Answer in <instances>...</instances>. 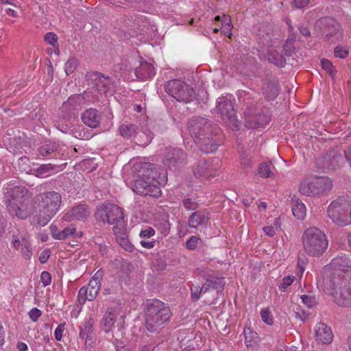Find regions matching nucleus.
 <instances>
[{"mask_svg": "<svg viewBox=\"0 0 351 351\" xmlns=\"http://www.w3.org/2000/svg\"><path fill=\"white\" fill-rule=\"evenodd\" d=\"M302 243L305 252L312 256L322 254L328 247L326 234L315 227L309 228L304 231Z\"/></svg>", "mask_w": 351, "mask_h": 351, "instance_id": "8", "label": "nucleus"}, {"mask_svg": "<svg viewBox=\"0 0 351 351\" xmlns=\"http://www.w3.org/2000/svg\"><path fill=\"white\" fill-rule=\"evenodd\" d=\"M315 339L317 341L328 344L332 342L333 334L330 327L324 323H318L315 328Z\"/></svg>", "mask_w": 351, "mask_h": 351, "instance_id": "23", "label": "nucleus"}, {"mask_svg": "<svg viewBox=\"0 0 351 351\" xmlns=\"http://www.w3.org/2000/svg\"><path fill=\"white\" fill-rule=\"evenodd\" d=\"M96 217L103 222L113 226L115 234L124 232V220L122 209L116 204L107 203L98 208Z\"/></svg>", "mask_w": 351, "mask_h": 351, "instance_id": "10", "label": "nucleus"}, {"mask_svg": "<svg viewBox=\"0 0 351 351\" xmlns=\"http://www.w3.org/2000/svg\"><path fill=\"white\" fill-rule=\"evenodd\" d=\"M77 66V60L75 58H69L65 63L64 71L67 75L73 73Z\"/></svg>", "mask_w": 351, "mask_h": 351, "instance_id": "42", "label": "nucleus"}, {"mask_svg": "<svg viewBox=\"0 0 351 351\" xmlns=\"http://www.w3.org/2000/svg\"><path fill=\"white\" fill-rule=\"evenodd\" d=\"M253 119L258 126L263 127L269 122L270 116L267 112L264 113L263 114L257 113L254 115Z\"/></svg>", "mask_w": 351, "mask_h": 351, "instance_id": "41", "label": "nucleus"}, {"mask_svg": "<svg viewBox=\"0 0 351 351\" xmlns=\"http://www.w3.org/2000/svg\"><path fill=\"white\" fill-rule=\"evenodd\" d=\"M169 306L158 300H147L144 306L145 326L147 331L159 334L172 317Z\"/></svg>", "mask_w": 351, "mask_h": 351, "instance_id": "4", "label": "nucleus"}, {"mask_svg": "<svg viewBox=\"0 0 351 351\" xmlns=\"http://www.w3.org/2000/svg\"><path fill=\"white\" fill-rule=\"evenodd\" d=\"M323 25L322 33L328 40H338L341 38V25L334 19L326 17L320 21Z\"/></svg>", "mask_w": 351, "mask_h": 351, "instance_id": "16", "label": "nucleus"}, {"mask_svg": "<svg viewBox=\"0 0 351 351\" xmlns=\"http://www.w3.org/2000/svg\"><path fill=\"white\" fill-rule=\"evenodd\" d=\"M292 213L298 219H303L306 213L305 205L299 199H292Z\"/></svg>", "mask_w": 351, "mask_h": 351, "instance_id": "35", "label": "nucleus"}, {"mask_svg": "<svg viewBox=\"0 0 351 351\" xmlns=\"http://www.w3.org/2000/svg\"><path fill=\"white\" fill-rule=\"evenodd\" d=\"M81 118L86 125L96 128L99 125L101 115L96 109L89 108L82 113Z\"/></svg>", "mask_w": 351, "mask_h": 351, "instance_id": "26", "label": "nucleus"}, {"mask_svg": "<svg viewBox=\"0 0 351 351\" xmlns=\"http://www.w3.org/2000/svg\"><path fill=\"white\" fill-rule=\"evenodd\" d=\"M331 265L335 267V272L327 277H332L335 274H341V276H351V261L345 256H338L334 258L331 262Z\"/></svg>", "mask_w": 351, "mask_h": 351, "instance_id": "19", "label": "nucleus"}, {"mask_svg": "<svg viewBox=\"0 0 351 351\" xmlns=\"http://www.w3.org/2000/svg\"><path fill=\"white\" fill-rule=\"evenodd\" d=\"M29 316L33 322H36L41 316V311L35 307L30 310L29 312Z\"/></svg>", "mask_w": 351, "mask_h": 351, "instance_id": "57", "label": "nucleus"}, {"mask_svg": "<svg viewBox=\"0 0 351 351\" xmlns=\"http://www.w3.org/2000/svg\"><path fill=\"white\" fill-rule=\"evenodd\" d=\"M309 3V0H293V4L297 8H303Z\"/></svg>", "mask_w": 351, "mask_h": 351, "instance_id": "61", "label": "nucleus"}, {"mask_svg": "<svg viewBox=\"0 0 351 351\" xmlns=\"http://www.w3.org/2000/svg\"><path fill=\"white\" fill-rule=\"evenodd\" d=\"M40 280L44 287L49 285L51 282L50 274L48 271H43L40 274Z\"/></svg>", "mask_w": 351, "mask_h": 351, "instance_id": "56", "label": "nucleus"}, {"mask_svg": "<svg viewBox=\"0 0 351 351\" xmlns=\"http://www.w3.org/2000/svg\"><path fill=\"white\" fill-rule=\"evenodd\" d=\"M119 315L120 309L118 307H110L107 309L101 322L102 329L106 332L112 330Z\"/></svg>", "mask_w": 351, "mask_h": 351, "instance_id": "22", "label": "nucleus"}, {"mask_svg": "<svg viewBox=\"0 0 351 351\" xmlns=\"http://www.w3.org/2000/svg\"><path fill=\"white\" fill-rule=\"evenodd\" d=\"M3 202L10 214L25 219L31 215L29 206L30 196L27 190L15 182L8 183L3 187Z\"/></svg>", "mask_w": 351, "mask_h": 351, "instance_id": "3", "label": "nucleus"}, {"mask_svg": "<svg viewBox=\"0 0 351 351\" xmlns=\"http://www.w3.org/2000/svg\"><path fill=\"white\" fill-rule=\"evenodd\" d=\"M265 58L270 63L278 67H282L286 63V58L282 55L279 53L276 50L269 51L265 56Z\"/></svg>", "mask_w": 351, "mask_h": 351, "instance_id": "33", "label": "nucleus"}, {"mask_svg": "<svg viewBox=\"0 0 351 351\" xmlns=\"http://www.w3.org/2000/svg\"><path fill=\"white\" fill-rule=\"evenodd\" d=\"M44 40L48 44L52 45L53 47H56V45H58V36L53 32H48L45 35Z\"/></svg>", "mask_w": 351, "mask_h": 351, "instance_id": "48", "label": "nucleus"}, {"mask_svg": "<svg viewBox=\"0 0 351 351\" xmlns=\"http://www.w3.org/2000/svg\"><path fill=\"white\" fill-rule=\"evenodd\" d=\"M258 39L263 47L272 46L275 43L272 27L269 25H263L258 30Z\"/></svg>", "mask_w": 351, "mask_h": 351, "instance_id": "24", "label": "nucleus"}, {"mask_svg": "<svg viewBox=\"0 0 351 351\" xmlns=\"http://www.w3.org/2000/svg\"><path fill=\"white\" fill-rule=\"evenodd\" d=\"M64 165L65 164L61 165H56L50 163L43 164L33 170L34 174L37 177L46 178L58 173V171L62 170Z\"/></svg>", "mask_w": 351, "mask_h": 351, "instance_id": "27", "label": "nucleus"}, {"mask_svg": "<svg viewBox=\"0 0 351 351\" xmlns=\"http://www.w3.org/2000/svg\"><path fill=\"white\" fill-rule=\"evenodd\" d=\"M179 94L184 98H176L178 101L190 102L195 98L194 90L188 84H185V87L179 90Z\"/></svg>", "mask_w": 351, "mask_h": 351, "instance_id": "38", "label": "nucleus"}, {"mask_svg": "<svg viewBox=\"0 0 351 351\" xmlns=\"http://www.w3.org/2000/svg\"><path fill=\"white\" fill-rule=\"evenodd\" d=\"M217 108L223 119L234 120V106L227 97H219L217 101Z\"/></svg>", "mask_w": 351, "mask_h": 351, "instance_id": "20", "label": "nucleus"}, {"mask_svg": "<svg viewBox=\"0 0 351 351\" xmlns=\"http://www.w3.org/2000/svg\"><path fill=\"white\" fill-rule=\"evenodd\" d=\"M227 21H223V23H222V25L223 26V32H229L231 30L232 27V25L231 24V21L229 19H226Z\"/></svg>", "mask_w": 351, "mask_h": 351, "instance_id": "63", "label": "nucleus"}, {"mask_svg": "<svg viewBox=\"0 0 351 351\" xmlns=\"http://www.w3.org/2000/svg\"><path fill=\"white\" fill-rule=\"evenodd\" d=\"M155 226L164 236H166L169 232L170 223L167 220H160L155 224Z\"/></svg>", "mask_w": 351, "mask_h": 351, "instance_id": "43", "label": "nucleus"}, {"mask_svg": "<svg viewBox=\"0 0 351 351\" xmlns=\"http://www.w3.org/2000/svg\"><path fill=\"white\" fill-rule=\"evenodd\" d=\"M263 230L264 232L269 237H274L276 234L275 230L272 226H265Z\"/></svg>", "mask_w": 351, "mask_h": 351, "instance_id": "62", "label": "nucleus"}, {"mask_svg": "<svg viewBox=\"0 0 351 351\" xmlns=\"http://www.w3.org/2000/svg\"><path fill=\"white\" fill-rule=\"evenodd\" d=\"M138 129V125L135 124L124 123L120 125L119 132L123 137L130 138L136 134Z\"/></svg>", "mask_w": 351, "mask_h": 351, "instance_id": "34", "label": "nucleus"}, {"mask_svg": "<svg viewBox=\"0 0 351 351\" xmlns=\"http://www.w3.org/2000/svg\"><path fill=\"white\" fill-rule=\"evenodd\" d=\"M85 78L87 84L99 94L112 95L115 92L116 83L108 75L90 71L86 73Z\"/></svg>", "mask_w": 351, "mask_h": 351, "instance_id": "12", "label": "nucleus"}, {"mask_svg": "<svg viewBox=\"0 0 351 351\" xmlns=\"http://www.w3.org/2000/svg\"><path fill=\"white\" fill-rule=\"evenodd\" d=\"M321 65L324 70L329 73L331 76H334L336 71L332 64V62L327 59H322L321 60Z\"/></svg>", "mask_w": 351, "mask_h": 351, "instance_id": "44", "label": "nucleus"}, {"mask_svg": "<svg viewBox=\"0 0 351 351\" xmlns=\"http://www.w3.org/2000/svg\"><path fill=\"white\" fill-rule=\"evenodd\" d=\"M262 320L268 325H271L274 323V318L271 312L268 309L262 310L261 312Z\"/></svg>", "mask_w": 351, "mask_h": 351, "instance_id": "49", "label": "nucleus"}, {"mask_svg": "<svg viewBox=\"0 0 351 351\" xmlns=\"http://www.w3.org/2000/svg\"><path fill=\"white\" fill-rule=\"evenodd\" d=\"M199 240V238L195 236H191L186 243L187 249L191 250H195L197 247V243Z\"/></svg>", "mask_w": 351, "mask_h": 351, "instance_id": "53", "label": "nucleus"}, {"mask_svg": "<svg viewBox=\"0 0 351 351\" xmlns=\"http://www.w3.org/2000/svg\"><path fill=\"white\" fill-rule=\"evenodd\" d=\"M100 289V284L97 278L90 280L88 285L82 287L77 295V300L80 304H84L86 300L93 301L97 295Z\"/></svg>", "mask_w": 351, "mask_h": 351, "instance_id": "14", "label": "nucleus"}, {"mask_svg": "<svg viewBox=\"0 0 351 351\" xmlns=\"http://www.w3.org/2000/svg\"><path fill=\"white\" fill-rule=\"evenodd\" d=\"M140 178L132 184V191L143 196L158 197L161 191L160 185L167 180V171L161 167H156L154 164L145 162L139 170Z\"/></svg>", "mask_w": 351, "mask_h": 351, "instance_id": "2", "label": "nucleus"}, {"mask_svg": "<svg viewBox=\"0 0 351 351\" xmlns=\"http://www.w3.org/2000/svg\"><path fill=\"white\" fill-rule=\"evenodd\" d=\"M332 188V182L328 177L319 176L303 180L299 190L306 196H319L328 193Z\"/></svg>", "mask_w": 351, "mask_h": 351, "instance_id": "11", "label": "nucleus"}, {"mask_svg": "<svg viewBox=\"0 0 351 351\" xmlns=\"http://www.w3.org/2000/svg\"><path fill=\"white\" fill-rule=\"evenodd\" d=\"M262 93L268 101L274 100L279 94L278 79L277 77L269 75L262 80Z\"/></svg>", "mask_w": 351, "mask_h": 351, "instance_id": "15", "label": "nucleus"}, {"mask_svg": "<svg viewBox=\"0 0 351 351\" xmlns=\"http://www.w3.org/2000/svg\"><path fill=\"white\" fill-rule=\"evenodd\" d=\"M123 234V232L121 234H117V241L119 243V245L121 247H123L125 250L130 251L132 249V245L127 239L121 237V235Z\"/></svg>", "mask_w": 351, "mask_h": 351, "instance_id": "51", "label": "nucleus"}, {"mask_svg": "<svg viewBox=\"0 0 351 351\" xmlns=\"http://www.w3.org/2000/svg\"><path fill=\"white\" fill-rule=\"evenodd\" d=\"M185 87V83L179 80H173L167 82L165 85L166 92L174 98H184L179 94V90Z\"/></svg>", "mask_w": 351, "mask_h": 351, "instance_id": "29", "label": "nucleus"}, {"mask_svg": "<svg viewBox=\"0 0 351 351\" xmlns=\"http://www.w3.org/2000/svg\"><path fill=\"white\" fill-rule=\"evenodd\" d=\"M94 321L90 318L83 325L80 326V331L79 337L82 340H86L88 338H90V335L93 333Z\"/></svg>", "mask_w": 351, "mask_h": 351, "instance_id": "37", "label": "nucleus"}, {"mask_svg": "<svg viewBox=\"0 0 351 351\" xmlns=\"http://www.w3.org/2000/svg\"><path fill=\"white\" fill-rule=\"evenodd\" d=\"M50 255H51V250L49 249L44 250L40 253V256H39V261L40 262V263H42V264L45 263L48 261Z\"/></svg>", "mask_w": 351, "mask_h": 351, "instance_id": "58", "label": "nucleus"}, {"mask_svg": "<svg viewBox=\"0 0 351 351\" xmlns=\"http://www.w3.org/2000/svg\"><path fill=\"white\" fill-rule=\"evenodd\" d=\"M328 215L338 226L351 224V196H340L332 202L328 208Z\"/></svg>", "mask_w": 351, "mask_h": 351, "instance_id": "9", "label": "nucleus"}, {"mask_svg": "<svg viewBox=\"0 0 351 351\" xmlns=\"http://www.w3.org/2000/svg\"><path fill=\"white\" fill-rule=\"evenodd\" d=\"M38 202L39 215L37 222L40 226H45L57 213L62 202V196L56 191L40 193L36 196Z\"/></svg>", "mask_w": 351, "mask_h": 351, "instance_id": "7", "label": "nucleus"}, {"mask_svg": "<svg viewBox=\"0 0 351 351\" xmlns=\"http://www.w3.org/2000/svg\"><path fill=\"white\" fill-rule=\"evenodd\" d=\"M295 278L293 276H288L285 277L278 285L279 289L282 291H285L286 289L293 282Z\"/></svg>", "mask_w": 351, "mask_h": 351, "instance_id": "45", "label": "nucleus"}, {"mask_svg": "<svg viewBox=\"0 0 351 351\" xmlns=\"http://www.w3.org/2000/svg\"><path fill=\"white\" fill-rule=\"evenodd\" d=\"M140 243H141V245L143 247L147 248V249H151L155 246L156 241H155V240L149 241L148 239H141Z\"/></svg>", "mask_w": 351, "mask_h": 351, "instance_id": "59", "label": "nucleus"}, {"mask_svg": "<svg viewBox=\"0 0 351 351\" xmlns=\"http://www.w3.org/2000/svg\"><path fill=\"white\" fill-rule=\"evenodd\" d=\"M343 160V156L341 154L335 156L333 155L332 160H330V157L328 156H322L316 159L315 163L317 167L321 169H326L335 167V162L339 163Z\"/></svg>", "mask_w": 351, "mask_h": 351, "instance_id": "31", "label": "nucleus"}, {"mask_svg": "<svg viewBox=\"0 0 351 351\" xmlns=\"http://www.w3.org/2000/svg\"><path fill=\"white\" fill-rule=\"evenodd\" d=\"M23 247H21V255L27 261L32 256V248L29 241L25 237L22 238Z\"/></svg>", "mask_w": 351, "mask_h": 351, "instance_id": "39", "label": "nucleus"}, {"mask_svg": "<svg viewBox=\"0 0 351 351\" xmlns=\"http://www.w3.org/2000/svg\"><path fill=\"white\" fill-rule=\"evenodd\" d=\"M182 204L188 210H195L199 207V204L193 201L191 198H184L182 199Z\"/></svg>", "mask_w": 351, "mask_h": 351, "instance_id": "46", "label": "nucleus"}, {"mask_svg": "<svg viewBox=\"0 0 351 351\" xmlns=\"http://www.w3.org/2000/svg\"><path fill=\"white\" fill-rule=\"evenodd\" d=\"M186 154L184 151L177 147H168L164 153V164L169 167H174L186 160Z\"/></svg>", "mask_w": 351, "mask_h": 351, "instance_id": "17", "label": "nucleus"}, {"mask_svg": "<svg viewBox=\"0 0 351 351\" xmlns=\"http://www.w3.org/2000/svg\"><path fill=\"white\" fill-rule=\"evenodd\" d=\"M65 324H60L58 326V327L56 328V329L55 330V332H54V336H55V339L57 340V341H60L62 337V335H63V332L64 330V328H65Z\"/></svg>", "mask_w": 351, "mask_h": 351, "instance_id": "55", "label": "nucleus"}, {"mask_svg": "<svg viewBox=\"0 0 351 351\" xmlns=\"http://www.w3.org/2000/svg\"><path fill=\"white\" fill-rule=\"evenodd\" d=\"M245 335V344L247 347H252L256 346L258 341L259 337L256 331H254L251 328L245 326L243 330Z\"/></svg>", "mask_w": 351, "mask_h": 351, "instance_id": "36", "label": "nucleus"}, {"mask_svg": "<svg viewBox=\"0 0 351 351\" xmlns=\"http://www.w3.org/2000/svg\"><path fill=\"white\" fill-rule=\"evenodd\" d=\"M155 234V230L152 227H148L147 228L143 230L140 232V237L141 239H148L150 237H153Z\"/></svg>", "mask_w": 351, "mask_h": 351, "instance_id": "54", "label": "nucleus"}, {"mask_svg": "<svg viewBox=\"0 0 351 351\" xmlns=\"http://www.w3.org/2000/svg\"><path fill=\"white\" fill-rule=\"evenodd\" d=\"M134 73L137 79L147 80L154 76L155 69L152 64L144 61L135 69Z\"/></svg>", "mask_w": 351, "mask_h": 351, "instance_id": "25", "label": "nucleus"}, {"mask_svg": "<svg viewBox=\"0 0 351 351\" xmlns=\"http://www.w3.org/2000/svg\"><path fill=\"white\" fill-rule=\"evenodd\" d=\"M58 148V145L56 143L47 141L39 145L38 151L43 157L51 156L56 158L59 156V153H57Z\"/></svg>", "mask_w": 351, "mask_h": 351, "instance_id": "28", "label": "nucleus"}, {"mask_svg": "<svg viewBox=\"0 0 351 351\" xmlns=\"http://www.w3.org/2000/svg\"><path fill=\"white\" fill-rule=\"evenodd\" d=\"M90 215V210L88 205L85 204H78L73 207L70 211L66 213L63 219L65 221H72L74 220L85 221Z\"/></svg>", "mask_w": 351, "mask_h": 351, "instance_id": "18", "label": "nucleus"}, {"mask_svg": "<svg viewBox=\"0 0 351 351\" xmlns=\"http://www.w3.org/2000/svg\"><path fill=\"white\" fill-rule=\"evenodd\" d=\"M210 219V213L206 210L193 212L188 219V225L191 228L206 226Z\"/></svg>", "mask_w": 351, "mask_h": 351, "instance_id": "21", "label": "nucleus"}, {"mask_svg": "<svg viewBox=\"0 0 351 351\" xmlns=\"http://www.w3.org/2000/svg\"><path fill=\"white\" fill-rule=\"evenodd\" d=\"M199 274L202 276L205 282L200 287L199 285H193L191 287V298L193 302L199 300L202 295L207 292L215 291L211 300L208 302L210 304H215L217 298V295L221 293L225 285L224 278L215 275L213 272H204L203 270L197 269Z\"/></svg>", "mask_w": 351, "mask_h": 351, "instance_id": "6", "label": "nucleus"}, {"mask_svg": "<svg viewBox=\"0 0 351 351\" xmlns=\"http://www.w3.org/2000/svg\"><path fill=\"white\" fill-rule=\"evenodd\" d=\"M50 230L52 234V237L58 240L66 239L70 236L73 235L76 232V228L73 225H70L63 230H60L58 228L54 225H51Z\"/></svg>", "mask_w": 351, "mask_h": 351, "instance_id": "30", "label": "nucleus"}, {"mask_svg": "<svg viewBox=\"0 0 351 351\" xmlns=\"http://www.w3.org/2000/svg\"><path fill=\"white\" fill-rule=\"evenodd\" d=\"M348 50L342 46H337L334 49V54L336 58H346L348 55Z\"/></svg>", "mask_w": 351, "mask_h": 351, "instance_id": "50", "label": "nucleus"}, {"mask_svg": "<svg viewBox=\"0 0 351 351\" xmlns=\"http://www.w3.org/2000/svg\"><path fill=\"white\" fill-rule=\"evenodd\" d=\"M188 130L201 151L206 154L217 151L219 143L216 137L220 129L216 124L206 118L193 117L188 123Z\"/></svg>", "mask_w": 351, "mask_h": 351, "instance_id": "1", "label": "nucleus"}, {"mask_svg": "<svg viewBox=\"0 0 351 351\" xmlns=\"http://www.w3.org/2000/svg\"><path fill=\"white\" fill-rule=\"evenodd\" d=\"M295 317L302 322H305L308 319L310 313L308 311H306L301 308H298L296 311L294 313Z\"/></svg>", "mask_w": 351, "mask_h": 351, "instance_id": "52", "label": "nucleus"}, {"mask_svg": "<svg viewBox=\"0 0 351 351\" xmlns=\"http://www.w3.org/2000/svg\"><path fill=\"white\" fill-rule=\"evenodd\" d=\"M82 101V97L80 95H74L69 97L67 101H64L60 110L62 112H73L75 110H77L80 106Z\"/></svg>", "mask_w": 351, "mask_h": 351, "instance_id": "32", "label": "nucleus"}, {"mask_svg": "<svg viewBox=\"0 0 351 351\" xmlns=\"http://www.w3.org/2000/svg\"><path fill=\"white\" fill-rule=\"evenodd\" d=\"M301 299L302 303L309 308L314 307L317 304L315 298L313 296L302 295H301Z\"/></svg>", "mask_w": 351, "mask_h": 351, "instance_id": "47", "label": "nucleus"}, {"mask_svg": "<svg viewBox=\"0 0 351 351\" xmlns=\"http://www.w3.org/2000/svg\"><path fill=\"white\" fill-rule=\"evenodd\" d=\"M324 290L331 295L335 302L341 306H351V276H341L335 274L323 279Z\"/></svg>", "mask_w": 351, "mask_h": 351, "instance_id": "5", "label": "nucleus"}, {"mask_svg": "<svg viewBox=\"0 0 351 351\" xmlns=\"http://www.w3.org/2000/svg\"><path fill=\"white\" fill-rule=\"evenodd\" d=\"M253 161L251 158H247V156H243L241 158V165L245 167H250L252 165Z\"/></svg>", "mask_w": 351, "mask_h": 351, "instance_id": "64", "label": "nucleus"}, {"mask_svg": "<svg viewBox=\"0 0 351 351\" xmlns=\"http://www.w3.org/2000/svg\"><path fill=\"white\" fill-rule=\"evenodd\" d=\"M271 165V162L260 164L258 169V174L262 178H269L272 174L270 169Z\"/></svg>", "mask_w": 351, "mask_h": 351, "instance_id": "40", "label": "nucleus"}, {"mask_svg": "<svg viewBox=\"0 0 351 351\" xmlns=\"http://www.w3.org/2000/svg\"><path fill=\"white\" fill-rule=\"evenodd\" d=\"M12 243L14 247L16 248V250H18L21 245L23 247L22 239L20 240L16 235H13L12 237Z\"/></svg>", "mask_w": 351, "mask_h": 351, "instance_id": "60", "label": "nucleus"}, {"mask_svg": "<svg viewBox=\"0 0 351 351\" xmlns=\"http://www.w3.org/2000/svg\"><path fill=\"white\" fill-rule=\"evenodd\" d=\"M218 165H214L212 160L202 159L193 166V172L195 177L209 179L217 174Z\"/></svg>", "mask_w": 351, "mask_h": 351, "instance_id": "13", "label": "nucleus"}]
</instances>
